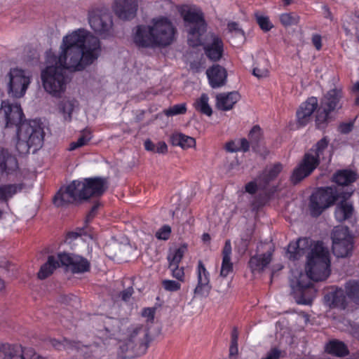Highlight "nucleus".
Segmentation results:
<instances>
[{"label": "nucleus", "mask_w": 359, "mask_h": 359, "mask_svg": "<svg viewBox=\"0 0 359 359\" xmlns=\"http://www.w3.org/2000/svg\"><path fill=\"white\" fill-rule=\"evenodd\" d=\"M61 53L57 56L50 50L46 52V67L41 77L45 90L55 97H60L66 89V71L79 72L91 65L100 52L97 37L79 29L63 37Z\"/></svg>", "instance_id": "obj_1"}, {"label": "nucleus", "mask_w": 359, "mask_h": 359, "mask_svg": "<svg viewBox=\"0 0 359 359\" xmlns=\"http://www.w3.org/2000/svg\"><path fill=\"white\" fill-rule=\"evenodd\" d=\"M306 273H299L290 279L294 298L298 304L309 305L312 303L316 290L311 280L323 281L330 273L329 251L321 241H318L308 253Z\"/></svg>", "instance_id": "obj_2"}, {"label": "nucleus", "mask_w": 359, "mask_h": 359, "mask_svg": "<svg viewBox=\"0 0 359 359\" xmlns=\"http://www.w3.org/2000/svg\"><path fill=\"white\" fill-rule=\"evenodd\" d=\"M176 28L165 17L153 20L152 25H137L133 40L138 48L166 47L175 39Z\"/></svg>", "instance_id": "obj_3"}, {"label": "nucleus", "mask_w": 359, "mask_h": 359, "mask_svg": "<svg viewBox=\"0 0 359 359\" xmlns=\"http://www.w3.org/2000/svg\"><path fill=\"white\" fill-rule=\"evenodd\" d=\"M60 266L65 267L74 274L84 273L90 270V263L86 258L74 253L63 252L57 253V257H48L46 262L41 266L38 272V278L41 280L46 279Z\"/></svg>", "instance_id": "obj_4"}, {"label": "nucleus", "mask_w": 359, "mask_h": 359, "mask_svg": "<svg viewBox=\"0 0 359 359\" xmlns=\"http://www.w3.org/2000/svg\"><path fill=\"white\" fill-rule=\"evenodd\" d=\"M329 144L327 137H323L304 154L302 161L294 168L290 177L293 185H297L311 175L320 165L321 161L326 159L325 153Z\"/></svg>", "instance_id": "obj_5"}, {"label": "nucleus", "mask_w": 359, "mask_h": 359, "mask_svg": "<svg viewBox=\"0 0 359 359\" xmlns=\"http://www.w3.org/2000/svg\"><path fill=\"white\" fill-rule=\"evenodd\" d=\"M354 190L338 188L335 186L317 188L309 198V211L313 217H319L326 209L334 205L339 198L349 199Z\"/></svg>", "instance_id": "obj_6"}, {"label": "nucleus", "mask_w": 359, "mask_h": 359, "mask_svg": "<svg viewBox=\"0 0 359 359\" xmlns=\"http://www.w3.org/2000/svg\"><path fill=\"white\" fill-rule=\"evenodd\" d=\"M149 331L143 325H133L127 330V337L119 347L118 355L123 358H133L147 352L151 339Z\"/></svg>", "instance_id": "obj_7"}, {"label": "nucleus", "mask_w": 359, "mask_h": 359, "mask_svg": "<svg viewBox=\"0 0 359 359\" xmlns=\"http://www.w3.org/2000/svg\"><path fill=\"white\" fill-rule=\"evenodd\" d=\"M44 135L38 121H25L17 130L16 149L20 154H27L32 148V153H35L43 146Z\"/></svg>", "instance_id": "obj_8"}, {"label": "nucleus", "mask_w": 359, "mask_h": 359, "mask_svg": "<svg viewBox=\"0 0 359 359\" xmlns=\"http://www.w3.org/2000/svg\"><path fill=\"white\" fill-rule=\"evenodd\" d=\"M342 90L334 88L328 90L320 99L316 115V123L318 129H323L327 126L332 120V112H337L342 108Z\"/></svg>", "instance_id": "obj_9"}, {"label": "nucleus", "mask_w": 359, "mask_h": 359, "mask_svg": "<svg viewBox=\"0 0 359 359\" xmlns=\"http://www.w3.org/2000/svg\"><path fill=\"white\" fill-rule=\"evenodd\" d=\"M183 20L188 33L189 46L196 47L201 45V37L207 30L203 13L201 11L189 10L184 13Z\"/></svg>", "instance_id": "obj_10"}, {"label": "nucleus", "mask_w": 359, "mask_h": 359, "mask_svg": "<svg viewBox=\"0 0 359 359\" xmlns=\"http://www.w3.org/2000/svg\"><path fill=\"white\" fill-rule=\"evenodd\" d=\"M332 252L337 257H347L352 255L353 237L346 226H336L331 235Z\"/></svg>", "instance_id": "obj_11"}, {"label": "nucleus", "mask_w": 359, "mask_h": 359, "mask_svg": "<svg viewBox=\"0 0 359 359\" xmlns=\"http://www.w3.org/2000/svg\"><path fill=\"white\" fill-rule=\"evenodd\" d=\"M80 200L87 201L90 198L102 196L108 189V180L105 177H94L76 180Z\"/></svg>", "instance_id": "obj_12"}, {"label": "nucleus", "mask_w": 359, "mask_h": 359, "mask_svg": "<svg viewBox=\"0 0 359 359\" xmlns=\"http://www.w3.org/2000/svg\"><path fill=\"white\" fill-rule=\"evenodd\" d=\"M88 22L92 29L102 38L113 35L112 17L109 13L92 10L88 13Z\"/></svg>", "instance_id": "obj_13"}, {"label": "nucleus", "mask_w": 359, "mask_h": 359, "mask_svg": "<svg viewBox=\"0 0 359 359\" xmlns=\"http://www.w3.org/2000/svg\"><path fill=\"white\" fill-rule=\"evenodd\" d=\"M8 76L9 78L8 83L9 95L16 98L24 96L30 83L29 77L25 74L23 70L18 68L11 69Z\"/></svg>", "instance_id": "obj_14"}, {"label": "nucleus", "mask_w": 359, "mask_h": 359, "mask_svg": "<svg viewBox=\"0 0 359 359\" xmlns=\"http://www.w3.org/2000/svg\"><path fill=\"white\" fill-rule=\"evenodd\" d=\"M2 118L6 128L16 127L24 123L25 115L20 104H10L6 101L1 103L0 118Z\"/></svg>", "instance_id": "obj_15"}, {"label": "nucleus", "mask_w": 359, "mask_h": 359, "mask_svg": "<svg viewBox=\"0 0 359 359\" xmlns=\"http://www.w3.org/2000/svg\"><path fill=\"white\" fill-rule=\"evenodd\" d=\"M81 201H83L80 200L76 180L72 181L67 187H61L53 199V204L57 208Z\"/></svg>", "instance_id": "obj_16"}, {"label": "nucleus", "mask_w": 359, "mask_h": 359, "mask_svg": "<svg viewBox=\"0 0 359 359\" xmlns=\"http://www.w3.org/2000/svg\"><path fill=\"white\" fill-rule=\"evenodd\" d=\"M196 274L197 284L194 290V295L198 297H207L212 290L210 275L201 260L198 262Z\"/></svg>", "instance_id": "obj_17"}, {"label": "nucleus", "mask_w": 359, "mask_h": 359, "mask_svg": "<svg viewBox=\"0 0 359 359\" xmlns=\"http://www.w3.org/2000/svg\"><path fill=\"white\" fill-rule=\"evenodd\" d=\"M138 9L137 0H114L113 10L120 19L130 20L133 19Z\"/></svg>", "instance_id": "obj_18"}, {"label": "nucleus", "mask_w": 359, "mask_h": 359, "mask_svg": "<svg viewBox=\"0 0 359 359\" xmlns=\"http://www.w3.org/2000/svg\"><path fill=\"white\" fill-rule=\"evenodd\" d=\"M318 108V100L316 97H309L303 102L297 111V123L300 126H305L310 121L313 113Z\"/></svg>", "instance_id": "obj_19"}, {"label": "nucleus", "mask_w": 359, "mask_h": 359, "mask_svg": "<svg viewBox=\"0 0 359 359\" xmlns=\"http://www.w3.org/2000/svg\"><path fill=\"white\" fill-rule=\"evenodd\" d=\"M311 241L307 238H300L297 241H291L287 248L286 255L290 260H298L310 249Z\"/></svg>", "instance_id": "obj_20"}, {"label": "nucleus", "mask_w": 359, "mask_h": 359, "mask_svg": "<svg viewBox=\"0 0 359 359\" xmlns=\"http://www.w3.org/2000/svg\"><path fill=\"white\" fill-rule=\"evenodd\" d=\"M206 74L210 86L212 88H220L226 83V70L219 65H215L209 67L206 71Z\"/></svg>", "instance_id": "obj_21"}, {"label": "nucleus", "mask_w": 359, "mask_h": 359, "mask_svg": "<svg viewBox=\"0 0 359 359\" xmlns=\"http://www.w3.org/2000/svg\"><path fill=\"white\" fill-rule=\"evenodd\" d=\"M203 49L205 55L210 60L217 62L223 56L224 43L220 37L213 35L212 42L206 44Z\"/></svg>", "instance_id": "obj_22"}, {"label": "nucleus", "mask_w": 359, "mask_h": 359, "mask_svg": "<svg viewBox=\"0 0 359 359\" xmlns=\"http://www.w3.org/2000/svg\"><path fill=\"white\" fill-rule=\"evenodd\" d=\"M348 299L346 291L338 287L325 295V300L330 307L341 309H345L347 307Z\"/></svg>", "instance_id": "obj_23"}, {"label": "nucleus", "mask_w": 359, "mask_h": 359, "mask_svg": "<svg viewBox=\"0 0 359 359\" xmlns=\"http://www.w3.org/2000/svg\"><path fill=\"white\" fill-rule=\"evenodd\" d=\"M240 97V94L237 91L219 93L216 96V107L219 110L229 111L233 107Z\"/></svg>", "instance_id": "obj_24"}, {"label": "nucleus", "mask_w": 359, "mask_h": 359, "mask_svg": "<svg viewBox=\"0 0 359 359\" xmlns=\"http://www.w3.org/2000/svg\"><path fill=\"white\" fill-rule=\"evenodd\" d=\"M272 254L267 252L264 254L255 255L250 257L248 262L249 267L252 273H260L266 268L271 261Z\"/></svg>", "instance_id": "obj_25"}, {"label": "nucleus", "mask_w": 359, "mask_h": 359, "mask_svg": "<svg viewBox=\"0 0 359 359\" xmlns=\"http://www.w3.org/2000/svg\"><path fill=\"white\" fill-rule=\"evenodd\" d=\"M356 180V172L348 169L339 170L332 177L333 182L341 187H348L351 184L355 182Z\"/></svg>", "instance_id": "obj_26"}, {"label": "nucleus", "mask_w": 359, "mask_h": 359, "mask_svg": "<svg viewBox=\"0 0 359 359\" xmlns=\"http://www.w3.org/2000/svg\"><path fill=\"white\" fill-rule=\"evenodd\" d=\"M232 248L230 240H226L222 250V262L220 276L226 278L233 271V263L231 262Z\"/></svg>", "instance_id": "obj_27"}, {"label": "nucleus", "mask_w": 359, "mask_h": 359, "mask_svg": "<svg viewBox=\"0 0 359 359\" xmlns=\"http://www.w3.org/2000/svg\"><path fill=\"white\" fill-rule=\"evenodd\" d=\"M17 168V159L9 154L8 150L0 148V173L4 172L9 173Z\"/></svg>", "instance_id": "obj_28"}, {"label": "nucleus", "mask_w": 359, "mask_h": 359, "mask_svg": "<svg viewBox=\"0 0 359 359\" xmlns=\"http://www.w3.org/2000/svg\"><path fill=\"white\" fill-rule=\"evenodd\" d=\"M283 166L280 163L274 164L270 169L265 170L259 177V187L265 189L270 182L273 180L281 172Z\"/></svg>", "instance_id": "obj_29"}, {"label": "nucleus", "mask_w": 359, "mask_h": 359, "mask_svg": "<svg viewBox=\"0 0 359 359\" xmlns=\"http://www.w3.org/2000/svg\"><path fill=\"white\" fill-rule=\"evenodd\" d=\"M24 183L0 185V201L8 203V200L25 188Z\"/></svg>", "instance_id": "obj_30"}, {"label": "nucleus", "mask_w": 359, "mask_h": 359, "mask_svg": "<svg viewBox=\"0 0 359 359\" xmlns=\"http://www.w3.org/2000/svg\"><path fill=\"white\" fill-rule=\"evenodd\" d=\"M22 346L19 344H3L0 347V359H21Z\"/></svg>", "instance_id": "obj_31"}, {"label": "nucleus", "mask_w": 359, "mask_h": 359, "mask_svg": "<svg viewBox=\"0 0 359 359\" xmlns=\"http://www.w3.org/2000/svg\"><path fill=\"white\" fill-rule=\"evenodd\" d=\"M325 350L328 353L337 357H345L349 354L348 346L337 339L330 341L325 346Z\"/></svg>", "instance_id": "obj_32"}, {"label": "nucleus", "mask_w": 359, "mask_h": 359, "mask_svg": "<svg viewBox=\"0 0 359 359\" xmlns=\"http://www.w3.org/2000/svg\"><path fill=\"white\" fill-rule=\"evenodd\" d=\"M339 199L341 201L337 206L335 215L337 219L342 222L351 217L354 208L353 204L347 201L348 199L344 198H339Z\"/></svg>", "instance_id": "obj_33"}, {"label": "nucleus", "mask_w": 359, "mask_h": 359, "mask_svg": "<svg viewBox=\"0 0 359 359\" xmlns=\"http://www.w3.org/2000/svg\"><path fill=\"white\" fill-rule=\"evenodd\" d=\"M76 104H77V101L75 99L64 98L60 102L58 108L65 121L69 122L72 121V114Z\"/></svg>", "instance_id": "obj_34"}, {"label": "nucleus", "mask_w": 359, "mask_h": 359, "mask_svg": "<svg viewBox=\"0 0 359 359\" xmlns=\"http://www.w3.org/2000/svg\"><path fill=\"white\" fill-rule=\"evenodd\" d=\"M120 321L117 318H107L104 321V330L105 335L109 338L114 337L120 330Z\"/></svg>", "instance_id": "obj_35"}, {"label": "nucleus", "mask_w": 359, "mask_h": 359, "mask_svg": "<svg viewBox=\"0 0 359 359\" xmlns=\"http://www.w3.org/2000/svg\"><path fill=\"white\" fill-rule=\"evenodd\" d=\"M209 97L206 93H203L201 97L194 103L197 111L208 116L212 114V109L208 104Z\"/></svg>", "instance_id": "obj_36"}, {"label": "nucleus", "mask_w": 359, "mask_h": 359, "mask_svg": "<svg viewBox=\"0 0 359 359\" xmlns=\"http://www.w3.org/2000/svg\"><path fill=\"white\" fill-rule=\"evenodd\" d=\"M187 250V245L184 243L180 248L175 249L173 253L168 255L167 259L169 262V269H172L173 265L180 264Z\"/></svg>", "instance_id": "obj_37"}, {"label": "nucleus", "mask_w": 359, "mask_h": 359, "mask_svg": "<svg viewBox=\"0 0 359 359\" xmlns=\"http://www.w3.org/2000/svg\"><path fill=\"white\" fill-rule=\"evenodd\" d=\"M345 290L348 298L359 304V281H348L345 285Z\"/></svg>", "instance_id": "obj_38"}, {"label": "nucleus", "mask_w": 359, "mask_h": 359, "mask_svg": "<svg viewBox=\"0 0 359 359\" xmlns=\"http://www.w3.org/2000/svg\"><path fill=\"white\" fill-rule=\"evenodd\" d=\"M248 137L252 148L255 151L259 147L262 139V129L259 126H254L250 130Z\"/></svg>", "instance_id": "obj_39"}, {"label": "nucleus", "mask_w": 359, "mask_h": 359, "mask_svg": "<svg viewBox=\"0 0 359 359\" xmlns=\"http://www.w3.org/2000/svg\"><path fill=\"white\" fill-rule=\"evenodd\" d=\"M280 20L283 25L288 27L297 25L299 20V17L294 13H283L280 16Z\"/></svg>", "instance_id": "obj_40"}, {"label": "nucleus", "mask_w": 359, "mask_h": 359, "mask_svg": "<svg viewBox=\"0 0 359 359\" xmlns=\"http://www.w3.org/2000/svg\"><path fill=\"white\" fill-rule=\"evenodd\" d=\"M163 112L167 116L184 114L187 112V106L185 103L175 104L165 109Z\"/></svg>", "instance_id": "obj_41"}, {"label": "nucleus", "mask_w": 359, "mask_h": 359, "mask_svg": "<svg viewBox=\"0 0 359 359\" xmlns=\"http://www.w3.org/2000/svg\"><path fill=\"white\" fill-rule=\"evenodd\" d=\"M171 231V227L164 224L156 231L155 236L158 240L167 241L170 236Z\"/></svg>", "instance_id": "obj_42"}, {"label": "nucleus", "mask_w": 359, "mask_h": 359, "mask_svg": "<svg viewBox=\"0 0 359 359\" xmlns=\"http://www.w3.org/2000/svg\"><path fill=\"white\" fill-rule=\"evenodd\" d=\"M255 17L257 24L264 32H268L272 28L273 25L268 17L258 14H255Z\"/></svg>", "instance_id": "obj_43"}, {"label": "nucleus", "mask_w": 359, "mask_h": 359, "mask_svg": "<svg viewBox=\"0 0 359 359\" xmlns=\"http://www.w3.org/2000/svg\"><path fill=\"white\" fill-rule=\"evenodd\" d=\"M252 236V231L247 229L245 231L241 236L240 248L245 252L248 248L250 240Z\"/></svg>", "instance_id": "obj_44"}, {"label": "nucleus", "mask_w": 359, "mask_h": 359, "mask_svg": "<svg viewBox=\"0 0 359 359\" xmlns=\"http://www.w3.org/2000/svg\"><path fill=\"white\" fill-rule=\"evenodd\" d=\"M163 288L169 292H176L180 290L181 284L175 280H164L162 281Z\"/></svg>", "instance_id": "obj_45"}, {"label": "nucleus", "mask_w": 359, "mask_h": 359, "mask_svg": "<svg viewBox=\"0 0 359 359\" xmlns=\"http://www.w3.org/2000/svg\"><path fill=\"white\" fill-rule=\"evenodd\" d=\"M21 359H45L44 358L38 355L32 348H23Z\"/></svg>", "instance_id": "obj_46"}, {"label": "nucleus", "mask_w": 359, "mask_h": 359, "mask_svg": "<svg viewBox=\"0 0 359 359\" xmlns=\"http://www.w3.org/2000/svg\"><path fill=\"white\" fill-rule=\"evenodd\" d=\"M227 29L230 32H234L236 35L241 36L242 38L245 37L243 30L239 27L236 22H230L227 24Z\"/></svg>", "instance_id": "obj_47"}, {"label": "nucleus", "mask_w": 359, "mask_h": 359, "mask_svg": "<svg viewBox=\"0 0 359 359\" xmlns=\"http://www.w3.org/2000/svg\"><path fill=\"white\" fill-rule=\"evenodd\" d=\"M172 271V275L174 278L178 280L183 281L184 278V267H179V265H173L172 269H170Z\"/></svg>", "instance_id": "obj_48"}, {"label": "nucleus", "mask_w": 359, "mask_h": 359, "mask_svg": "<svg viewBox=\"0 0 359 359\" xmlns=\"http://www.w3.org/2000/svg\"><path fill=\"white\" fill-rule=\"evenodd\" d=\"M91 140L90 133L86 130H83L82 135L77 140V144L79 147L85 146Z\"/></svg>", "instance_id": "obj_49"}, {"label": "nucleus", "mask_w": 359, "mask_h": 359, "mask_svg": "<svg viewBox=\"0 0 359 359\" xmlns=\"http://www.w3.org/2000/svg\"><path fill=\"white\" fill-rule=\"evenodd\" d=\"M183 137L184 138H182V144H181V147L182 149L191 148V147L195 146L196 140L194 138L187 136V135H185L184 134H183Z\"/></svg>", "instance_id": "obj_50"}, {"label": "nucleus", "mask_w": 359, "mask_h": 359, "mask_svg": "<svg viewBox=\"0 0 359 359\" xmlns=\"http://www.w3.org/2000/svg\"><path fill=\"white\" fill-rule=\"evenodd\" d=\"M238 140H231L226 143L225 149L231 153L239 151Z\"/></svg>", "instance_id": "obj_51"}, {"label": "nucleus", "mask_w": 359, "mask_h": 359, "mask_svg": "<svg viewBox=\"0 0 359 359\" xmlns=\"http://www.w3.org/2000/svg\"><path fill=\"white\" fill-rule=\"evenodd\" d=\"M99 205H100L99 203H96L95 204H94L93 205V207L91 208V209L88 212V214L86 217V219H85L86 223L90 222L93 220V219L95 217Z\"/></svg>", "instance_id": "obj_52"}, {"label": "nucleus", "mask_w": 359, "mask_h": 359, "mask_svg": "<svg viewBox=\"0 0 359 359\" xmlns=\"http://www.w3.org/2000/svg\"><path fill=\"white\" fill-rule=\"evenodd\" d=\"M238 142L239 144V151L247 152L249 151L250 146L251 145L250 140H248L246 138H241L238 139Z\"/></svg>", "instance_id": "obj_53"}, {"label": "nucleus", "mask_w": 359, "mask_h": 359, "mask_svg": "<svg viewBox=\"0 0 359 359\" xmlns=\"http://www.w3.org/2000/svg\"><path fill=\"white\" fill-rule=\"evenodd\" d=\"M182 138H184L182 133H174L170 136V141L173 146H179L181 147Z\"/></svg>", "instance_id": "obj_54"}, {"label": "nucleus", "mask_w": 359, "mask_h": 359, "mask_svg": "<svg viewBox=\"0 0 359 359\" xmlns=\"http://www.w3.org/2000/svg\"><path fill=\"white\" fill-rule=\"evenodd\" d=\"M252 74L258 79H261L266 77L269 74V71L265 68L260 69L259 67H254Z\"/></svg>", "instance_id": "obj_55"}, {"label": "nucleus", "mask_w": 359, "mask_h": 359, "mask_svg": "<svg viewBox=\"0 0 359 359\" xmlns=\"http://www.w3.org/2000/svg\"><path fill=\"white\" fill-rule=\"evenodd\" d=\"M353 124L352 123H342L339 126V130L342 134H348L353 130Z\"/></svg>", "instance_id": "obj_56"}, {"label": "nucleus", "mask_w": 359, "mask_h": 359, "mask_svg": "<svg viewBox=\"0 0 359 359\" xmlns=\"http://www.w3.org/2000/svg\"><path fill=\"white\" fill-rule=\"evenodd\" d=\"M238 330L236 327H233L231 333L230 346H238Z\"/></svg>", "instance_id": "obj_57"}, {"label": "nucleus", "mask_w": 359, "mask_h": 359, "mask_svg": "<svg viewBox=\"0 0 359 359\" xmlns=\"http://www.w3.org/2000/svg\"><path fill=\"white\" fill-rule=\"evenodd\" d=\"M258 186L259 184L257 185V184L255 182H250L247 183L245 186V191L249 193L250 194H255L257 191Z\"/></svg>", "instance_id": "obj_58"}, {"label": "nucleus", "mask_w": 359, "mask_h": 359, "mask_svg": "<svg viewBox=\"0 0 359 359\" xmlns=\"http://www.w3.org/2000/svg\"><path fill=\"white\" fill-rule=\"evenodd\" d=\"M312 43L316 49L320 50L322 48V38L320 34H315L312 36Z\"/></svg>", "instance_id": "obj_59"}, {"label": "nucleus", "mask_w": 359, "mask_h": 359, "mask_svg": "<svg viewBox=\"0 0 359 359\" xmlns=\"http://www.w3.org/2000/svg\"><path fill=\"white\" fill-rule=\"evenodd\" d=\"M167 151L168 147L165 142H158V144H156L154 153L165 154Z\"/></svg>", "instance_id": "obj_60"}, {"label": "nucleus", "mask_w": 359, "mask_h": 359, "mask_svg": "<svg viewBox=\"0 0 359 359\" xmlns=\"http://www.w3.org/2000/svg\"><path fill=\"white\" fill-rule=\"evenodd\" d=\"M133 293V288L132 287H129L121 292V297L123 301L126 302L130 298Z\"/></svg>", "instance_id": "obj_61"}, {"label": "nucleus", "mask_w": 359, "mask_h": 359, "mask_svg": "<svg viewBox=\"0 0 359 359\" xmlns=\"http://www.w3.org/2000/svg\"><path fill=\"white\" fill-rule=\"evenodd\" d=\"M81 229L79 230V232L77 231H70L67 233L66 240L72 242L75 240L78 237L81 236Z\"/></svg>", "instance_id": "obj_62"}, {"label": "nucleus", "mask_w": 359, "mask_h": 359, "mask_svg": "<svg viewBox=\"0 0 359 359\" xmlns=\"http://www.w3.org/2000/svg\"><path fill=\"white\" fill-rule=\"evenodd\" d=\"M155 314V309L153 308H146L144 309L142 315L147 317L150 320H154Z\"/></svg>", "instance_id": "obj_63"}, {"label": "nucleus", "mask_w": 359, "mask_h": 359, "mask_svg": "<svg viewBox=\"0 0 359 359\" xmlns=\"http://www.w3.org/2000/svg\"><path fill=\"white\" fill-rule=\"evenodd\" d=\"M352 91L355 94L356 97L355 100V105H359V81H357L352 88Z\"/></svg>", "instance_id": "obj_64"}]
</instances>
